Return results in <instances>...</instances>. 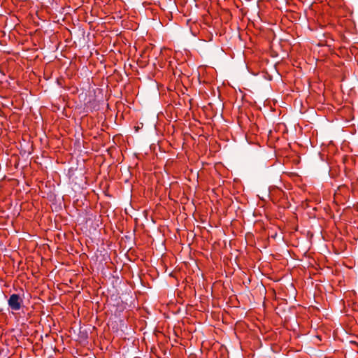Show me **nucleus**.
Wrapping results in <instances>:
<instances>
[{
  "instance_id": "nucleus-1",
  "label": "nucleus",
  "mask_w": 358,
  "mask_h": 358,
  "mask_svg": "<svg viewBox=\"0 0 358 358\" xmlns=\"http://www.w3.org/2000/svg\"><path fill=\"white\" fill-rule=\"evenodd\" d=\"M22 303L23 299L17 294H12L8 300V306L13 311L20 310Z\"/></svg>"
}]
</instances>
